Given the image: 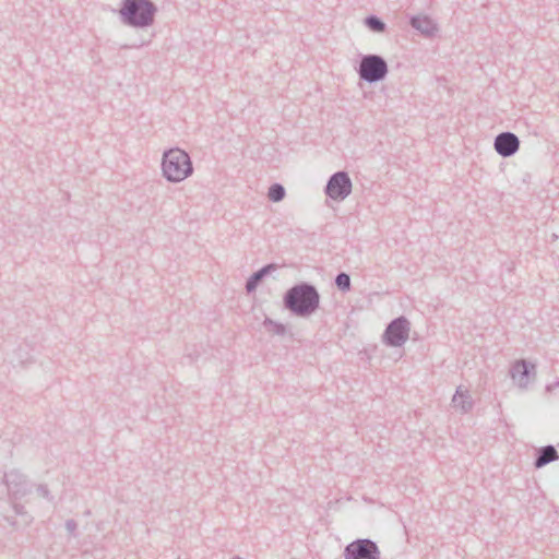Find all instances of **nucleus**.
<instances>
[{
	"mask_svg": "<svg viewBox=\"0 0 559 559\" xmlns=\"http://www.w3.org/2000/svg\"><path fill=\"white\" fill-rule=\"evenodd\" d=\"M321 296L309 282H299L288 288L283 296V306L298 318H309L320 308Z\"/></svg>",
	"mask_w": 559,
	"mask_h": 559,
	"instance_id": "nucleus-1",
	"label": "nucleus"
},
{
	"mask_svg": "<svg viewBox=\"0 0 559 559\" xmlns=\"http://www.w3.org/2000/svg\"><path fill=\"white\" fill-rule=\"evenodd\" d=\"M158 9L152 0H122L118 10L122 24L146 28L154 24Z\"/></svg>",
	"mask_w": 559,
	"mask_h": 559,
	"instance_id": "nucleus-2",
	"label": "nucleus"
},
{
	"mask_svg": "<svg viewBox=\"0 0 559 559\" xmlns=\"http://www.w3.org/2000/svg\"><path fill=\"white\" fill-rule=\"evenodd\" d=\"M162 170L167 181L181 182L192 175L193 166L191 158L186 151L179 147H174L164 152Z\"/></svg>",
	"mask_w": 559,
	"mask_h": 559,
	"instance_id": "nucleus-3",
	"label": "nucleus"
},
{
	"mask_svg": "<svg viewBox=\"0 0 559 559\" xmlns=\"http://www.w3.org/2000/svg\"><path fill=\"white\" fill-rule=\"evenodd\" d=\"M389 72L386 60L376 53L362 55L360 57L357 73L361 81L369 84L383 81Z\"/></svg>",
	"mask_w": 559,
	"mask_h": 559,
	"instance_id": "nucleus-4",
	"label": "nucleus"
},
{
	"mask_svg": "<svg viewBox=\"0 0 559 559\" xmlns=\"http://www.w3.org/2000/svg\"><path fill=\"white\" fill-rule=\"evenodd\" d=\"M411 322L404 316L393 319L382 334V342L390 347L403 346L409 337Z\"/></svg>",
	"mask_w": 559,
	"mask_h": 559,
	"instance_id": "nucleus-5",
	"label": "nucleus"
},
{
	"mask_svg": "<svg viewBox=\"0 0 559 559\" xmlns=\"http://www.w3.org/2000/svg\"><path fill=\"white\" fill-rule=\"evenodd\" d=\"M352 189L353 183L348 173L340 170L329 178L324 192L334 201H343L352 193Z\"/></svg>",
	"mask_w": 559,
	"mask_h": 559,
	"instance_id": "nucleus-6",
	"label": "nucleus"
},
{
	"mask_svg": "<svg viewBox=\"0 0 559 559\" xmlns=\"http://www.w3.org/2000/svg\"><path fill=\"white\" fill-rule=\"evenodd\" d=\"M344 559H380V550L376 542L369 538H357L345 546Z\"/></svg>",
	"mask_w": 559,
	"mask_h": 559,
	"instance_id": "nucleus-7",
	"label": "nucleus"
},
{
	"mask_svg": "<svg viewBox=\"0 0 559 559\" xmlns=\"http://www.w3.org/2000/svg\"><path fill=\"white\" fill-rule=\"evenodd\" d=\"M3 481L8 488L11 499H20L31 491L29 481L27 477L16 469L5 473Z\"/></svg>",
	"mask_w": 559,
	"mask_h": 559,
	"instance_id": "nucleus-8",
	"label": "nucleus"
},
{
	"mask_svg": "<svg viewBox=\"0 0 559 559\" xmlns=\"http://www.w3.org/2000/svg\"><path fill=\"white\" fill-rule=\"evenodd\" d=\"M510 377L521 389H526L536 377V366L525 359H519L510 368Z\"/></svg>",
	"mask_w": 559,
	"mask_h": 559,
	"instance_id": "nucleus-9",
	"label": "nucleus"
},
{
	"mask_svg": "<svg viewBox=\"0 0 559 559\" xmlns=\"http://www.w3.org/2000/svg\"><path fill=\"white\" fill-rule=\"evenodd\" d=\"M493 147L501 157H511L519 151L520 140L510 131L501 132L495 138Z\"/></svg>",
	"mask_w": 559,
	"mask_h": 559,
	"instance_id": "nucleus-10",
	"label": "nucleus"
},
{
	"mask_svg": "<svg viewBox=\"0 0 559 559\" xmlns=\"http://www.w3.org/2000/svg\"><path fill=\"white\" fill-rule=\"evenodd\" d=\"M409 25L426 37H432L438 32L437 23L428 15H413Z\"/></svg>",
	"mask_w": 559,
	"mask_h": 559,
	"instance_id": "nucleus-11",
	"label": "nucleus"
},
{
	"mask_svg": "<svg viewBox=\"0 0 559 559\" xmlns=\"http://www.w3.org/2000/svg\"><path fill=\"white\" fill-rule=\"evenodd\" d=\"M558 460L559 453L556 447L552 444H547L536 449L533 465L538 469Z\"/></svg>",
	"mask_w": 559,
	"mask_h": 559,
	"instance_id": "nucleus-12",
	"label": "nucleus"
},
{
	"mask_svg": "<svg viewBox=\"0 0 559 559\" xmlns=\"http://www.w3.org/2000/svg\"><path fill=\"white\" fill-rule=\"evenodd\" d=\"M278 267L275 263H269L259 269L258 271L253 272L249 278L246 281V292L248 294H251L255 292L260 283L263 281V278L267 275H270L273 271H275Z\"/></svg>",
	"mask_w": 559,
	"mask_h": 559,
	"instance_id": "nucleus-13",
	"label": "nucleus"
},
{
	"mask_svg": "<svg viewBox=\"0 0 559 559\" xmlns=\"http://www.w3.org/2000/svg\"><path fill=\"white\" fill-rule=\"evenodd\" d=\"M453 407L460 409L462 414H467L474 406L473 399L467 389L459 386L452 397Z\"/></svg>",
	"mask_w": 559,
	"mask_h": 559,
	"instance_id": "nucleus-14",
	"label": "nucleus"
},
{
	"mask_svg": "<svg viewBox=\"0 0 559 559\" xmlns=\"http://www.w3.org/2000/svg\"><path fill=\"white\" fill-rule=\"evenodd\" d=\"M262 326L265 331L272 335L284 336L287 333V328L285 324L274 321L273 319L265 317Z\"/></svg>",
	"mask_w": 559,
	"mask_h": 559,
	"instance_id": "nucleus-15",
	"label": "nucleus"
},
{
	"mask_svg": "<svg viewBox=\"0 0 559 559\" xmlns=\"http://www.w3.org/2000/svg\"><path fill=\"white\" fill-rule=\"evenodd\" d=\"M364 23L371 32L382 34L386 31V24L374 14L368 15Z\"/></svg>",
	"mask_w": 559,
	"mask_h": 559,
	"instance_id": "nucleus-16",
	"label": "nucleus"
},
{
	"mask_svg": "<svg viewBox=\"0 0 559 559\" xmlns=\"http://www.w3.org/2000/svg\"><path fill=\"white\" fill-rule=\"evenodd\" d=\"M286 195V191L283 185L272 183L267 191V198L272 202H281Z\"/></svg>",
	"mask_w": 559,
	"mask_h": 559,
	"instance_id": "nucleus-17",
	"label": "nucleus"
},
{
	"mask_svg": "<svg viewBox=\"0 0 559 559\" xmlns=\"http://www.w3.org/2000/svg\"><path fill=\"white\" fill-rule=\"evenodd\" d=\"M335 286L342 293H347L352 288L350 276L346 272H340L334 280Z\"/></svg>",
	"mask_w": 559,
	"mask_h": 559,
	"instance_id": "nucleus-18",
	"label": "nucleus"
},
{
	"mask_svg": "<svg viewBox=\"0 0 559 559\" xmlns=\"http://www.w3.org/2000/svg\"><path fill=\"white\" fill-rule=\"evenodd\" d=\"M36 491L37 493L43 497L44 499H46L47 501L49 502H52L53 501V496L51 495L48 486L46 484H39L37 487H36Z\"/></svg>",
	"mask_w": 559,
	"mask_h": 559,
	"instance_id": "nucleus-19",
	"label": "nucleus"
},
{
	"mask_svg": "<svg viewBox=\"0 0 559 559\" xmlns=\"http://www.w3.org/2000/svg\"><path fill=\"white\" fill-rule=\"evenodd\" d=\"M13 510L15 512L16 515H21V516H26L27 518V521H26V524H29L32 522V518L28 515L26 509L24 506L20 504V503H13Z\"/></svg>",
	"mask_w": 559,
	"mask_h": 559,
	"instance_id": "nucleus-20",
	"label": "nucleus"
},
{
	"mask_svg": "<svg viewBox=\"0 0 559 559\" xmlns=\"http://www.w3.org/2000/svg\"><path fill=\"white\" fill-rule=\"evenodd\" d=\"M66 528L70 536L78 537V523L73 519H69L66 521Z\"/></svg>",
	"mask_w": 559,
	"mask_h": 559,
	"instance_id": "nucleus-21",
	"label": "nucleus"
},
{
	"mask_svg": "<svg viewBox=\"0 0 559 559\" xmlns=\"http://www.w3.org/2000/svg\"><path fill=\"white\" fill-rule=\"evenodd\" d=\"M4 520L13 527H16V521L13 518L5 516Z\"/></svg>",
	"mask_w": 559,
	"mask_h": 559,
	"instance_id": "nucleus-22",
	"label": "nucleus"
}]
</instances>
